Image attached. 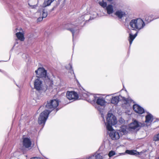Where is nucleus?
<instances>
[{
	"label": "nucleus",
	"instance_id": "nucleus-28",
	"mask_svg": "<svg viewBox=\"0 0 159 159\" xmlns=\"http://www.w3.org/2000/svg\"><path fill=\"white\" fill-rule=\"evenodd\" d=\"M84 17V16L83 15L78 19V20L79 21V23H81V22L84 20L85 19Z\"/></svg>",
	"mask_w": 159,
	"mask_h": 159
},
{
	"label": "nucleus",
	"instance_id": "nucleus-9",
	"mask_svg": "<svg viewBox=\"0 0 159 159\" xmlns=\"http://www.w3.org/2000/svg\"><path fill=\"white\" fill-rule=\"evenodd\" d=\"M108 131H110V133H109L110 136L112 140H115L119 138V134L118 132L116 131L113 129L111 130Z\"/></svg>",
	"mask_w": 159,
	"mask_h": 159
},
{
	"label": "nucleus",
	"instance_id": "nucleus-19",
	"mask_svg": "<svg viewBox=\"0 0 159 159\" xmlns=\"http://www.w3.org/2000/svg\"><path fill=\"white\" fill-rule=\"evenodd\" d=\"M125 152L130 155H137L141 154L142 152H137L136 150H126Z\"/></svg>",
	"mask_w": 159,
	"mask_h": 159
},
{
	"label": "nucleus",
	"instance_id": "nucleus-25",
	"mask_svg": "<svg viewBox=\"0 0 159 159\" xmlns=\"http://www.w3.org/2000/svg\"><path fill=\"white\" fill-rule=\"evenodd\" d=\"M99 4L103 8H106L107 6V3L106 2H104L103 0L98 2Z\"/></svg>",
	"mask_w": 159,
	"mask_h": 159
},
{
	"label": "nucleus",
	"instance_id": "nucleus-14",
	"mask_svg": "<svg viewBox=\"0 0 159 159\" xmlns=\"http://www.w3.org/2000/svg\"><path fill=\"white\" fill-rule=\"evenodd\" d=\"M24 32L20 31L17 32L16 35L17 39L20 41H23L25 40Z\"/></svg>",
	"mask_w": 159,
	"mask_h": 159
},
{
	"label": "nucleus",
	"instance_id": "nucleus-34",
	"mask_svg": "<svg viewBox=\"0 0 159 159\" xmlns=\"http://www.w3.org/2000/svg\"><path fill=\"white\" fill-rule=\"evenodd\" d=\"M107 0L111 2V1H112L113 0Z\"/></svg>",
	"mask_w": 159,
	"mask_h": 159
},
{
	"label": "nucleus",
	"instance_id": "nucleus-4",
	"mask_svg": "<svg viewBox=\"0 0 159 159\" xmlns=\"http://www.w3.org/2000/svg\"><path fill=\"white\" fill-rule=\"evenodd\" d=\"M103 120L104 121L105 125L107 130H110L112 129V125L116 124L117 121L116 117L111 113H108L106 118L107 122H105L104 119Z\"/></svg>",
	"mask_w": 159,
	"mask_h": 159
},
{
	"label": "nucleus",
	"instance_id": "nucleus-17",
	"mask_svg": "<svg viewBox=\"0 0 159 159\" xmlns=\"http://www.w3.org/2000/svg\"><path fill=\"white\" fill-rule=\"evenodd\" d=\"M36 0H29L28 4L31 8L32 9L35 8L37 7V5L35 4Z\"/></svg>",
	"mask_w": 159,
	"mask_h": 159
},
{
	"label": "nucleus",
	"instance_id": "nucleus-22",
	"mask_svg": "<svg viewBox=\"0 0 159 159\" xmlns=\"http://www.w3.org/2000/svg\"><path fill=\"white\" fill-rule=\"evenodd\" d=\"M153 17V15H146L144 16V18L146 21L149 22L153 20L152 19Z\"/></svg>",
	"mask_w": 159,
	"mask_h": 159
},
{
	"label": "nucleus",
	"instance_id": "nucleus-16",
	"mask_svg": "<svg viewBox=\"0 0 159 159\" xmlns=\"http://www.w3.org/2000/svg\"><path fill=\"white\" fill-rule=\"evenodd\" d=\"M48 12L46 10L43 9L42 13V16L39 17L37 19L38 21H41L42 20L43 18H46L47 16Z\"/></svg>",
	"mask_w": 159,
	"mask_h": 159
},
{
	"label": "nucleus",
	"instance_id": "nucleus-24",
	"mask_svg": "<svg viewBox=\"0 0 159 159\" xmlns=\"http://www.w3.org/2000/svg\"><path fill=\"white\" fill-rule=\"evenodd\" d=\"M66 68L67 69L69 70V72H70L72 75H74V71L72 68V65L71 63H69L68 66H66Z\"/></svg>",
	"mask_w": 159,
	"mask_h": 159
},
{
	"label": "nucleus",
	"instance_id": "nucleus-2",
	"mask_svg": "<svg viewBox=\"0 0 159 159\" xmlns=\"http://www.w3.org/2000/svg\"><path fill=\"white\" fill-rule=\"evenodd\" d=\"M145 25V22L141 18L133 19L131 20L129 23V26L132 30L137 31V32L134 35L131 33H129V40L130 45L132 44L133 40L137 36L138 31L143 29Z\"/></svg>",
	"mask_w": 159,
	"mask_h": 159
},
{
	"label": "nucleus",
	"instance_id": "nucleus-21",
	"mask_svg": "<svg viewBox=\"0 0 159 159\" xmlns=\"http://www.w3.org/2000/svg\"><path fill=\"white\" fill-rule=\"evenodd\" d=\"M67 30L70 31L72 34L73 37L74 38L75 35L79 33V30L76 28H68Z\"/></svg>",
	"mask_w": 159,
	"mask_h": 159
},
{
	"label": "nucleus",
	"instance_id": "nucleus-23",
	"mask_svg": "<svg viewBox=\"0 0 159 159\" xmlns=\"http://www.w3.org/2000/svg\"><path fill=\"white\" fill-rule=\"evenodd\" d=\"M55 0H45L43 4V7H44L49 6Z\"/></svg>",
	"mask_w": 159,
	"mask_h": 159
},
{
	"label": "nucleus",
	"instance_id": "nucleus-11",
	"mask_svg": "<svg viewBox=\"0 0 159 159\" xmlns=\"http://www.w3.org/2000/svg\"><path fill=\"white\" fill-rule=\"evenodd\" d=\"M134 111L137 113L142 114L144 112L143 108L137 104H134L133 106Z\"/></svg>",
	"mask_w": 159,
	"mask_h": 159
},
{
	"label": "nucleus",
	"instance_id": "nucleus-7",
	"mask_svg": "<svg viewBox=\"0 0 159 159\" xmlns=\"http://www.w3.org/2000/svg\"><path fill=\"white\" fill-rule=\"evenodd\" d=\"M66 96L69 100H76L78 98V95L74 91H68L66 92Z\"/></svg>",
	"mask_w": 159,
	"mask_h": 159
},
{
	"label": "nucleus",
	"instance_id": "nucleus-6",
	"mask_svg": "<svg viewBox=\"0 0 159 159\" xmlns=\"http://www.w3.org/2000/svg\"><path fill=\"white\" fill-rule=\"evenodd\" d=\"M34 89L37 91H40L42 90L43 84L42 81L41 79L37 78L34 80Z\"/></svg>",
	"mask_w": 159,
	"mask_h": 159
},
{
	"label": "nucleus",
	"instance_id": "nucleus-36",
	"mask_svg": "<svg viewBox=\"0 0 159 159\" xmlns=\"http://www.w3.org/2000/svg\"><path fill=\"white\" fill-rule=\"evenodd\" d=\"M126 101V104H127V101Z\"/></svg>",
	"mask_w": 159,
	"mask_h": 159
},
{
	"label": "nucleus",
	"instance_id": "nucleus-20",
	"mask_svg": "<svg viewBox=\"0 0 159 159\" xmlns=\"http://www.w3.org/2000/svg\"><path fill=\"white\" fill-rule=\"evenodd\" d=\"M120 97L121 96H116L113 97L111 99V103L115 104H117L119 101V99L120 98Z\"/></svg>",
	"mask_w": 159,
	"mask_h": 159
},
{
	"label": "nucleus",
	"instance_id": "nucleus-3",
	"mask_svg": "<svg viewBox=\"0 0 159 159\" xmlns=\"http://www.w3.org/2000/svg\"><path fill=\"white\" fill-rule=\"evenodd\" d=\"M35 73L37 78L44 80L48 86L51 88H56L55 87L57 85L56 84H54L52 80L47 75V71L44 68H39L35 71Z\"/></svg>",
	"mask_w": 159,
	"mask_h": 159
},
{
	"label": "nucleus",
	"instance_id": "nucleus-26",
	"mask_svg": "<svg viewBox=\"0 0 159 159\" xmlns=\"http://www.w3.org/2000/svg\"><path fill=\"white\" fill-rule=\"evenodd\" d=\"M153 140L155 142L159 141V133L154 135L153 137Z\"/></svg>",
	"mask_w": 159,
	"mask_h": 159
},
{
	"label": "nucleus",
	"instance_id": "nucleus-18",
	"mask_svg": "<svg viewBox=\"0 0 159 159\" xmlns=\"http://www.w3.org/2000/svg\"><path fill=\"white\" fill-rule=\"evenodd\" d=\"M106 10L108 14H112L114 11L113 6L111 4L108 5L106 7Z\"/></svg>",
	"mask_w": 159,
	"mask_h": 159
},
{
	"label": "nucleus",
	"instance_id": "nucleus-1",
	"mask_svg": "<svg viewBox=\"0 0 159 159\" xmlns=\"http://www.w3.org/2000/svg\"><path fill=\"white\" fill-rule=\"evenodd\" d=\"M58 104V100H52L47 102L46 107L49 110H46L40 114L38 119V122L39 124L44 125L49 114L57 107Z\"/></svg>",
	"mask_w": 159,
	"mask_h": 159
},
{
	"label": "nucleus",
	"instance_id": "nucleus-35",
	"mask_svg": "<svg viewBox=\"0 0 159 159\" xmlns=\"http://www.w3.org/2000/svg\"><path fill=\"white\" fill-rule=\"evenodd\" d=\"M156 159H159V157L158 158H156Z\"/></svg>",
	"mask_w": 159,
	"mask_h": 159
},
{
	"label": "nucleus",
	"instance_id": "nucleus-8",
	"mask_svg": "<svg viewBox=\"0 0 159 159\" xmlns=\"http://www.w3.org/2000/svg\"><path fill=\"white\" fill-rule=\"evenodd\" d=\"M141 126L142 124L141 123L135 120L129 125V129L130 130H132L137 129Z\"/></svg>",
	"mask_w": 159,
	"mask_h": 159
},
{
	"label": "nucleus",
	"instance_id": "nucleus-12",
	"mask_svg": "<svg viewBox=\"0 0 159 159\" xmlns=\"http://www.w3.org/2000/svg\"><path fill=\"white\" fill-rule=\"evenodd\" d=\"M115 14L119 19H121L126 15L125 12L121 10H117Z\"/></svg>",
	"mask_w": 159,
	"mask_h": 159
},
{
	"label": "nucleus",
	"instance_id": "nucleus-32",
	"mask_svg": "<svg viewBox=\"0 0 159 159\" xmlns=\"http://www.w3.org/2000/svg\"><path fill=\"white\" fill-rule=\"evenodd\" d=\"M30 159H43L39 157H34L31 158Z\"/></svg>",
	"mask_w": 159,
	"mask_h": 159
},
{
	"label": "nucleus",
	"instance_id": "nucleus-10",
	"mask_svg": "<svg viewBox=\"0 0 159 159\" xmlns=\"http://www.w3.org/2000/svg\"><path fill=\"white\" fill-rule=\"evenodd\" d=\"M84 96L86 98L87 101L89 102L96 101L97 96L94 95L89 94V93L84 94Z\"/></svg>",
	"mask_w": 159,
	"mask_h": 159
},
{
	"label": "nucleus",
	"instance_id": "nucleus-13",
	"mask_svg": "<svg viewBox=\"0 0 159 159\" xmlns=\"http://www.w3.org/2000/svg\"><path fill=\"white\" fill-rule=\"evenodd\" d=\"M23 144V146L26 148H28L30 147L31 143L30 139L27 138H24Z\"/></svg>",
	"mask_w": 159,
	"mask_h": 159
},
{
	"label": "nucleus",
	"instance_id": "nucleus-5",
	"mask_svg": "<svg viewBox=\"0 0 159 159\" xmlns=\"http://www.w3.org/2000/svg\"><path fill=\"white\" fill-rule=\"evenodd\" d=\"M96 103L98 105L96 107V108L98 110L101 112V116L102 118L104 120V117L103 116V114L102 113V109L100 108L101 107H104L105 106L107 103V102L105 101L104 98L102 97H98L97 96L96 99Z\"/></svg>",
	"mask_w": 159,
	"mask_h": 159
},
{
	"label": "nucleus",
	"instance_id": "nucleus-31",
	"mask_svg": "<svg viewBox=\"0 0 159 159\" xmlns=\"http://www.w3.org/2000/svg\"><path fill=\"white\" fill-rule=\"evenodd\" d=\"M119 121L121 123H123L124 122V120L122 118H120L119 120Z\"/></svg>",
	"mask_w": 159,
	"mask_h": 159
},
{
	"label": "nucleus",
	"instance_id": "nucleus-15",
	"mask_svg": "<svg viewBox=\"0 0 159 159\" xmlns=\"http://www.w3.org/2000/svg\"><path fill=\"white\" fill-rule=\"evenodd\" d=\"M153 118V116L150 114H148L146 116V120L145 122L147 124H150L151 123Z\"/></svg>",
	"mask_w": 159,
	"mask_h": 159
},
{
	"label": "nucleus",
	"instance_id": "nucleus-27",
	"mask_svg": "<svg viewBox=\"0 0 159 159\" xmlns=\"http://www.w3.org/2000/svg\"><path fill=\"white\" fill-rule=\"evenodd\" d=\"M116 154L115 152L113 151H110L108 153V156L109 157H111L115 155Z\"/></svg>",
	"mask_w": 159,
	"mask_h": 159
},
{
	"label": "nucleus",
	"instance_id": "nucleus-30",
	"mask_svg": "<svg viewBox=\"0 0 159 159\" xmlns=\"http://www.w3.org/2000/svg\"><path fill=\"white\" fill-rule=\"evenodd\" d=\"M97 16V14L96 12H94L93 14V15L92 16H91V18H92L93 19L94 18H95Z\"/></svg>",
	"mask_w": 159,
	"mask_h": 159
},
{
	"label": "nucleus",
	"instance_id": "nucleus-29",
	"mask_svg": "<svg viewBox=\"0 0 159 159\" xmlns=\"http://www.w3.org/2000/svg\"><path fill=\"white\" fill-rule=\"evenodd\" d=\"M24 31L21 28H16L15 29V32H20V31Z\"/></svg>",
	"mask_w": 159,
	"mask_h": 159
},
{
	"label": "nucleus",
	"instance_id": "nucleus-33",
	"mask_svg": "<svg viewBox=\"0 0 159 159\" xmlns=\"http://www.w3.org/2000/svg\"><path fill=\"white\" fill-rule=\"evenodd\" d=\"M122 128H123V132H125L126 131V129L125 128V127L124 126H122Z\"/></svg>",
	"mask_w": 159,
	"mask_h": 159
}]
</instances>
